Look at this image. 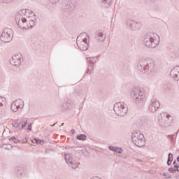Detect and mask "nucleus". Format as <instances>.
I'll list each match as a JSON object with an SVG mask.
<instances>
[{"instance_id":"nucleus-47","label":"nucleus","mask_w":179,"mask_h":179,"mask_svg":"<svg viewBox=\"0 0 179 179\" xmlns=\"http://www.w3.org/2000/svg\"><path fill=\"white\" fill-rule=\"evenodd\" d=\"M41 142H42L43 143H44V140H41Z\"/></svg>"},{"instance_id":"nucleus-46","label":"nucleus","mask_w":179,"mask_h":179,"mask_svg":"<svg viewBox=\"0 0 179 179\" xmlns=\"http://www.w3.org/2000/svg\"><path fill=\"white\" fill-rule=\"evenodd\" d=\"M55 125H57V123L53 124L52 127H55Z\"/></svg>"},{"instance_id":"nucleus-45","label":"nucleus","mask_w":179,"mask_h":179,"mask_svg":"<svg viewBox=\"0 0 179 179\" xmlns=\"http://www.w3.org/2000/svg\"><path fill=\"white\" fill-rule=\"evenodd\" d=\"M177 162H179V156L176 158Z\"/></svg>"},{"instance_id":"nucleus-5","label":"nucleus","mask_w":179,"mask_h":179,"mask_svg":"<svg viewBox=\"0 0 179 179\" xmlns=\"http://www.w3.org/2000/svg\"><path fill=\"white\" fill-rule=\"evenodd\" d=\"M131 97L133 99L134 103L141 104L146 96L145 95V92H143V90L141 88H133L131 92Z\"/></svg>"},{"instance_id":"nucleus-38","label":"nucleus","mask_w":179,"mask_h":179,"mask_svg":"<svg viewBox=\"0 0 179 179\" xmlns=\"http://www.w3.org/2000/svg\"><path fill=\"white\" fill-rule=\"evenodd\" d=\"M18 120H16L15 122H13V126L16 128L17 127Z\"/></svg>"},{"instance_id":"nucleus-15","label":"nucleus","mask_w":179,"mask_h":179,"mask_svg":"<svg viewBox=\"0 0 179 179\" xmlns=\"http://www.w3.org/2000/svg\"><path fill=\"white\" fill-rule=\"evenodd\" d=\"M23 101H22V100L20 99H17L11 104L10 108L12 111L16 113V111H17L19 108H23Z\"/></svg>"},{"instance_id":"nucleus-11","label":"nucleus","mask_w":179,"mask_h":179,"mask_svg":"<svg viewBox=\"0 0 179 179\" xmlns=\"http://www.w3.org/2000/svg\"><path fill=\"white\" fill-rule=\"evenodd\" d=\"M22 61H23L22 55L17 54L12 57V59L10 60V63L14 66H20V65H22Z\"/></svg>"},{"instance_id":"nucleus-32","label":"nucleus","mask_w":179,"mask_h":179,"mask_svg":"<svg viewBox=\"0 0 179 179\" xmlns=\"http://www.w3.org/2000/svg\"><path fill=\"white\" fill-rule=\"evenodd\" d=\"M163 176H164V178H166V179H170L172 178L171 174H170L169 173H164Z\"/></svg>"},{"instance_id":"nucleus-7","label":"nucleus","mask_w":179,"mask_h":179,"mask_svg":"<svg viewBox=\"0 0 179 179\" xmlns=\"http://www.w3.org/2000/svg\"><path fill=\"white\" fill-rule=\"evenodd\" d=\"M113 110L118 117H124L128 113V106L124 102H118L114 105Z\"/></svg>"},{"instance_id":"nucleus-42","label":"nucleus","mask_w":179,"mask_h":179,"mask_svg":"<svg viewBox=\"0 0 179 179\" xmlns=\"http://www.w3.org/2000/svg\"><path fill=\"white\" fill-rule=\"evenodd\" d=\"M75 133H76L75 129L71 130V134H72V135H74Z\"/></svg>"},{"instance_id":"nucleus-9","label":"nucleus","mask_w":179,"mask_h":179,"mask_svg":"<svg viewBox=\"0 0 179 179\" xmlns=\"http://www.w3.org/2000/svg\"><path fill=\"white\" fill-rule=\"evenodd\" d=\"M64 159L66 163L71 167V169H78V166L76 159H75V156L72 154H64Z\"/></svg>"},{"instance_id":"nucleus-8","label":"nucleus","mask_w":179,"mask_h":179,"mask_svg":"<svg viewBox=\"0 0 179 179\" xmlns=\"http://www.w3.org/2000/svg\"><path fill=\"white\" fill-rule=\"evenodd\" d=\"M13 38V30L10 28H5L0 36L1 41L3 43H10Z\"/></svg>"},{"instance_id":"nucleus-30","label":"nucleus","mask_w":179,"mask_h":179,"mask_svg":"<svg viewBox=\"0 0 179 179\" xmlns=\"http://www.w3.org/2000/svg\"><path fill=\"white\" fill-rule=\"evenodd\" d=\"M173 54H174L175 55H178V57H179V48L174 47V49H173Z\"/></svg>"},{"instance_id":"nucleus-49","label":"nucleus","mask_w":179,"mask_h":179,"mask_svg":"<svg viewBox=\"0 0 179 179\" xmlns=\"http://www.w3.org/2000/svg\"><path fill=\"white\" fill-rule=\"evenodd\" d=\"M137 162H142V160H141V159H137Z\"/></svg>"},{"instance_id":"nucleus-44","label":"nucleus","mask_w":179,"mask_h":179,"mask_svg":"<svg viewBox=\"0 0 179 179\" xmlns=\"http://www.w3.org/2000/svg\"><path fill=\"white\" fill-rule=\"evenodd\" d=\"M24 142H27V138H25V141H24L23 143H24Z\"/></svg>"},{"instance_id":"nucleus-16","label":"nucleus","mask_w":179,"mask_h":179,"mask_svg":"<svg viewBox=\"0 0 179 179\" xmlns=\"http://www.w3.org/2000/svg\"><path fill=\"white\" fill-rule=\"evenodd\" d=\"M16 23L20 29L24 30V24H27V19L26 17H19L15 18Z\"/></svg>"},{"instance_id":"nucleus-36","label":"nucleus","mask_w":179,"mask_h":179,"mask_svg":"<svg viewBox=\"0 0 179 179\" xmlns=\"http://www.w3.org/2000/svg\"><path fill=\"white\" fill-rule=\"evenodd\" d=\"M173 154L172 153H169L168 155V160H171V162H173Z\"/></svg>"},{"instance_id":"nucleus-34","label":"nucleus","mask_w":179,"mask_h":179,"mask_svg":"<svg viewBox=\"0 0 179 179\" xmlns=\"http://www.w3.org/2000/svg\"><path fill=\"white\" fill-rule=\"evenodd\" d=\"M33 143H37V144H40L41 145V140L38 139V138H34Z\"/></svg>"},{"instance_id":"nucleus-24","label":"nucleus","mask_w":179,"mask_h":179,"mask_svg":"<svg viewBox=\"0 0 179 179\" xmlns=\"http://www.w3.org/2000/svg\"><path fill=\"white\" fill-rule=\"evenodd\" d=\"M27 125V120H22L21 122H18L17 125L16 126V128H18L19 129H23L25 128V127Z\"/></svg>"},{"instance_id":"nucleus-23","label":"nucleus","mask_w":179,"mask_h":179,"mask_svg":"<svg viewBox=\"0 0 179 179\" xmlns=\"http://www.w3.org/2000/svg\"><path fill=\"white\" fill-rule=\"evenodd\" d=\"M108 149L109 150H111L112 152H116V153H119L120 155H121V153L124 152V150H122V148H120L118 147H115L112 145H109Z\"/></svg>"},{"instance_id":"nucleus-12","label":"nucleus","mask_w":179,"mask_h":179,"mask_svg":"<svg viewBox=\"0 0 179 179\" xmlns=\"http://www.w3.org/2000/svg\"><path fill=\"white\" fill-rule=\"evenodd\" d=\"M159 108H160V102L157 99L152 98L149 105L150 111L151 113H156Z\"/></svg>"},{"instance_id":"nucleus-48","label":"nucleus","mask_w":179,"mask_h":179,"mask_svg":"<svg viewBox=\"0 0 179 179\" xmlns=\"http://www.w3.org/2000/svg\"><path fill=\"white\" fill-rule=\"evenodd\" d=\"M64 123H62L61 124V127H64Z\"/></svg>"},{"instance_id":"nucleus-28","label":"nucleus","mask_w":179,"mask_h":179,"mask_svg":"<svg viewBox=\"0 0 179 179\" xmlns=\"http://www.w3.org/2000/svg\"><path fill=\"white\" fill-rule=\"evenodd\" d=\"M168 138L171 142H174V141H176V138H177V136H176V134L169 135Z\"/></svg>"},{"instance_id":"nucleus-29","label":"nucleus","mask_w":179,"mask_h":179,"mask_svg":"<svg viewBox=\"0 0 179 179\" xmlns=\"http://www.w3.org/2000/svg\"><path fill=\"white\" fill-rule=\"evenodd\" d=\"M9 141H13L14 143H19V142H20V140L16 139L15 136L10 137Z\"/></svg>"},{"instance_id":"nucleus-40","label":"nucleus","mask_w":179,"mask_h":179,"mask_svg":"<svg viewBox=\"0 0 179 179\" xmlns=\"http://www.w3.org/2000/svg\"><path fill=\"white\" fill-rule=\"evenodd\" d=\"M172 162H173V161H171V160H170V159H168V160H167V162H166L167 166H170Z\"/></svg>"},{"instance_id":"nucleus-50","label":"nucleus","mask_w":179,"mask_h":179,"mask_svg":"<svg viewBox=\"0 0 179 179\" xmlns=\"http://www.w3.org/2000/svg\"><path fill=\"white\" fill-rule=\"evenodd\" d=\"M162 175H163V173H160V176H162Z\"/></svg>"},{"instance_id":"nucleus-51","label":"nucleus","mask_w":179,"mask_h":179,"mask_svg":"<svg viewBox=\"0 0 179 179\" xmlns=\"http://www.w3.org/2000/svg\"><path fill=\"white\" fill-rule=\"evenodd\" d=\"M178 178L179 179V176H178Z\"/></svg>"},{"instance_id":"nucleus-20","label":"nucleus","mask_w":179,"mask_h":179,"mask_svg":"<svg viewBox=\"0 0 179 179\" xmlns=\"http://www.w3.org/2000/svg\"><path fill=\"white\" fill-rule=\"evenodd\" d=\"M171 78H173L176 81L179 80V66L173 68L170 73Z\"/></svg>"},{"instance_id":"nucleus-52","label":"nucleus","mask_w":179,"mask_h":179,"mask_svg":"<svg viewBox=\"0 0 179 179\" xmlns=\"http://www.w3.org/2000/svg\"><path fill=\"white\" fill-rule=\"evenodd\" d=\"M34 16H36V14H34Z\"/></svg>"},{"instance_id":"nucleus-39","label":"nucleus","mask_w":179,"mask_h":179,"mask_svg":"<svg viewBox=\"0 0 179 179\" xmlns=\"http://www.w3.org/2000/svg\"><path fill=\"white\" fill-rule=\"evenodd\" d=\"M29 27H29V24H27V22L26 24H24V30H27V29H29Z\"/></svg>"},{"instance_id":"nucleus-10","label":"nucleus","mask_w":179,"mask_h":179,"mask_svg":"<svg viewBox=\"0 0 179 179\" xmlns=\"http://www.w3.org/2000/svg\"><path fill=\"white\" fill-rule=\"evenodd\" d=\"M170 115H166V113H161L159 116L158 121L159 122V125L163 127L164 128H167V127H170Z\"/></svg>"},{"instance_id":"nucleus-25","label":"nucleus","mask_w":179,"mask_h":179,"mask_svg":"<svg viewBox=\"0 0 179 179\" xmlns=\"http://www.w3.org/2000/svg\"><path fill=\"white\" fill-rule=\"evenodd\" d=\"M76 138L78 141H86V135L85 134H78L76 136Z\"/></svg>"},{"instance_id":"nucleus-41","label":"nucleus","mask_w":179,"mask_h":179,"mask_svg":"<svg viewBox=\"0 0 179 179\" xmlns=\"http://www.w3.org/2000/svg\"><path fill=\"white\" fill-rule=\"evenodd\" d=\"M32 125L31 123L28 126L27 130L28 131H31Z\"/></svg>"},{"instance_id":"nucleus-14","label":"nucleus","mask_w":179,"mask_h":179,"mask_svg":"<svg viewBox=\"0 0 179 179\" xmlns=\"http://www.w3.org/2000/svg\"><path fill=\"white\" fill-rule=\"evenodd\" d=\"M127 26L130 30H139L142 26V24L134 20H128Z\"/></svg>"},{"instance_id":"nucleus-21","label":"nucleus","mask_w":179,"mask_h":179,"mask_svg":"<svg viewBox=\"0 0 179 179\" xmlns=\"http://www.w3.org/2000/svg\"><path fill=\"white\" fill-rule=\"evenodd\" d=\"M3 103H5V98L0 96V115H3L6 110L3 108Z\"/></svg>"},{"instance_id":"nucleus-31","label":"nucleus","mask_w":179,"mask_h":179,"mask_svg":"<svg viewBox=\"0 0 179 179\" xmlns=\"http://www.w3.org/2000/svg\"><path fill=\"white\" fill-rule=\"evenodd\" d=\"M165 89H167L168 90H171L173 89V84L168 83L165 85Z\"/></svg>"},{"instance_id":"nucleus-4","label":"nucleus","mask_w":179,"mask_h":179,"mask_svg":"<svg viewBox=\"0 0 179 179\" xmlns=\"http://www.w3.org/2000/svg\"><path fill=\"white\" fill-rule=\"evenodd\" d=\"M62 6V12H66V13H72L76 8V3H78V0H60Z\"/></svg>"},{"instance_id":"nucleus-3","label":"nucleus","mask_w":179,"mask_h":179,"mask_svg":"<svg viewBox=\"0 0 179 179\" xmlns=\"http://www.w3.org/2000/svg\"><path fill=\"white\" fill-rule=\"evenodd\" d=\"M89 38H90V36L87 33L80 34L77 37V45L80 51H87L89 50V42H87Z\"/></svg>"},{"instance_id":"nucleus-6","label":"nucleus","mask_w":179,"mask_h":179,"mask_svg":"<svg viewBox=\"0 0 179 179\" xmlns=\"http://www.w3.org/2000/svg\"><path fill=\"white\" fill-rule=\"evenodd\" d=\"M133 143L138 148L145 146V136L140 131H134L131 135Z\"/></svg>"},{"instance_id":"nucleus-22","label":"nucleus","mask_w":179,"mask_h":179,"mask_svg":"<svg viewBox=\"0 0 179 179\" xmlns=\"http://www.w3.org/2000/svg\"><path fill=\"white\" fill-rule=\"evenodd\" d=\"M113 0H99V3L102 8H108Z\"/></svg>"},{"instance_id":"nucleus-27","label":"nucleus","mask_w":179,"mask_h":179,"mask_svg":"<svg viewBox=\"0 0 179 179\" xmlns=\"http://www.w3.org/2000/svg\"><path fill=\"white\" fill-rule=\"evenodd\" d=\"M12 2H15V0H0V3H12Z\"/></svg>"},{"instance_id":"nucleus-2","label":"nucleus","mask_w":179,"mask_h":179,"mask_svg":"<svg viewBox=\"0 0 179 179\" xmlns=\"http://www.w3.org/2000/svg\"><path fill=\"white\" fill-rule=\"evenodd\" d=\"M143 41L148 48H156L160 43V36L155 32H149L144 36Z\"/></svg>"},{"instance_id":"nucleus-26","label":"nucleus","mask_w":179,"mask_h":179,"mask_svg":"<svg viewBox=\"0 0 179 179\" xmlns=\"http://www.w3.org/2000/svg\"><path fill=\"white\" fill-rule=\"evenodd\" d=\"M15 172L17 176H22L23 174V169L22 167H17L15 169Z\"/></svg>"},{"instance_id":"nucleus-1","label":"nucleus","mask_w":179,"mask_h":179,"mask_svg":"<svg viewBox=\"0 0 179 179\" xmlns=\"http://www.w3.org/2000/svg\"><path fill=\"white\" fill-rule=\"evenodd\" d=\"M138 69L142 73H153L156 71L155 61L150 58H140L137 64Z\"/></svg>"},{"instance_id":"nucleus-43","label":"nucleus","mask_w":179,"mask_h":179,"mask_svg":"<svg viewBox=\"0 0 179 179\" xmlns=\"http://www.w3.org/2000/svg\"><path fill=\"white\" fill-rule=\"evenodd\" d=\"M173 164L174 166H176V164H177V162H176V160L173 161Z\"/></svg>"},{"instance_id":"nucleus-35","label":"nucleus","mask_w":179,"mask_h":179,"mask_svg":"<svg viewBox=\"0 0 179 179\" xmlns=\"http://www.w3.org/2000/svg\"><path fill=\"white\" fill-rule=\"evenodd\" d=\"M29 24L30 27H33V26H36V20H32L31 21H30Z\"/></svg>"},{"instance_id":"nucleus-37","label":"nucleus","mask_w":179,"mask_h":179,"mask_svg":"<svg viewBox=\"0 0 179 179\" xmlns=\"http://www.w3.org/2000/svg\"><path fill=\"white\" fill-rule=\"evenodd\" d=\"M173 169H175L176 171H178L179 172V165L178 164H175L173 166Z\"/></svg>"},{"instance_id":"nucleus-13","label":"nucleus","mask_w":179,"mask_h":179,"mask_svg":"<svg viewBox=\"0 0 179 179\" xmlns=\"http://www.w3.org/2000/svg\"><path fill=\"white\" fill-rule=\"evenodd\" d=\"M96 61L97 57H87V62L90 64L87 70V73H88V75H90V73H92L91 69H93V68H94V64H96Z\"/></svg>"},{"instance_id":"nucleus-19","label":"nucleus","mask_w":179,"mask_h":179,"mask_svg":"<svg viewBox=\"0 0 179 179\" xmlns=\"http://www.w3.org/2000/svg\"><path fill=\"white\" fill-rule=\"evenodd\" d=\"M27 13H33V11L30 10L22 9L18 11L15 15V19L17 17H27Z\"/></svg>"},{"instance_id":"nucleus-17","label":"nucleus","mask_w":179,"mask_h":179,"mask_svg":"<svg viewBox=\"0 0 179 179\" xmlns=\"http://www.w3.org/2000/svg\"><path fill=\"white\" fill-rule=\"evenodd\" d=\"M69 107H71V101L69 99H65L59 105V108L62 111H66V110H69Z\"/></svg>"},{"instance_id":"nucleus-18","label":"nucleus","mask_w":179,"mask_h":179,"mask_svg":"<svg viewBox=\"0 0 179 179\" xmlns=\"http://www.w3.org/2000/svg\"><path fill=\"white\" fill-rule=\"evenodd\" d=\"M95 39L98 43H103L106 40V35L101 31L98 30L95 32Z\"/></svg>"},{"instance_id":"nucleus-33","label":"nucleus","mask_w":179,"mask_h":179,"mask_svg":"<svg viewBox=\"0 0 179 179\" xmlns=\"http://www.w3.org/2000/svg\"><path fill=\"white\" fill-rule=\"evenodd\" d=\"M168 171H169V173H173V174H176V173H177V171H176V169H174V168L173 167H170Z\"/></svg>"}]
</instances>
